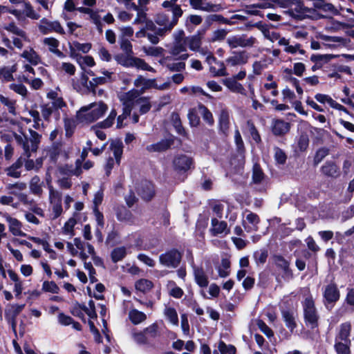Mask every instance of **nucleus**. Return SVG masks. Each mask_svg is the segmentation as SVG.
Returning a JSON list of instances; mask_svg holds the SVG:
<instances>
[{
	"label": "nucleus",
	"instance_id": "37998d69",
	"mask_svg": "<svg viewBox=\"0 0 354 354\" xmlns=\"http://www.w3.org/2000/svg\"><path fill=\"white\" fill-rule=\"evenodd\" d=\"M77 224V220L71 217L70 218L62 227V234L68 238L71 239L75 236L74 227Z\"/></svg>",
	"mask_w": 354,
	"mask_h": 354
},
{
	"label": "nucleus",
	"instance_id": "c85d7f7f",
	"mask_svg": "<svg viewBox=\"0 0 354 354\" xmlns=\"http://www.w3.org/2000/svg\"><path fill=\"white\" fill-rule=\"evenodd\" d=\"M174 165L176 169L180 171H187L192 165V160L187 156L180 155L174 160Z\"/></svg>",
	"mask_w": 354,
	"mask_h": 354
},
{
	"label": "nucleus",
	"instance_id": "052dcab7",
	"mask_svg": "<svg viewBox=\"0 0 354 354\" xmlns=\"http://www.w3.org/2000/svg\"><path fill=\"white\" fill-rule=\"evenodd\" d=\"M89 19L95 26L98 32L102 33L103 32V24L98 11L93 10L89 15Z\"/></svg>",
	"mask_w": 354,
	"mask_h": 354
},
{
	"label": "nucleus",
	"instance_id": "680f3d73",
	"mask_svg": "<svg viewBox=\"0 0 354 354\" xmlns=\"http://www.w3.org/2000/svg\"><path fill=\"white\" fill-rule=\"evenodd\" d=\"M214 21H218L221 24L228 25H232L234 24L232 21L223 17L221 15H209L205 19V23L207 24V26H210Z\"/></svg>",
	"mask_w": 354,
	"mask_h": 354
},
{
	"label": "nucleus",
	"instance_id": "0e129e2a",
	"mask_svg": "<svg viewBox=\"0 0 354 354\" xmlns=\"http://www.w3.org/2000/svg\"><path fill=\"white\" fill-rule=\"evenodd\" d=\"M351 342L335 340V348L337 354H350Z\"/></svg>",
	"mask_w": 354,
	"mask_h": 354
},
{
	"label": "nucleus",
	"instance_id": "9d476101",
	"mask_svg": "<svg viewBox=\"0 0 354 354\" xmlns=\"http://www.w3.org/2000/svg\"><path fill=\"white\" fill-rule=\"evenodd\" d=\"M0 214L6 221L8 230L14 236L26 237V233L23 231V223L17 218L12 216L8 212H0Z\"/></svg>",
	"mask_w": 354,
	"mask_h": 354
},
{
	"label": "nucleus",
	"instance_id": "79ce46f5",
	"mask_svg": "<svg viewBox=\"0 0 354 354\" xmlns=\"http://www.w3.org/2000/svg\"><path fill=\"white\" fill-rule=\"evenodd\" d=\"M282 317L286 327L292 331L297 326L295 322V313L293 310H283Z\"/></svg>",
	"mask_w": 354,
	"mask_h": 354
},
{
	"label": "nucleus",
	"instance_id": "6e6552de",
	"mask_svg": "<svg viewBox=\"0 0 354 354\" xmlns=\"http://www.w3.org/2000/svg\"><path fill=\"white\" fill-rule=\"evenodd\" d=\"M49 189V203H50V218L55 220L59 217L63 213V207L62 204V194L55 189L52 185H48Z\"/></svg>",
	"mask_w": 354,
	"mask_h": 354
},
{
	"label": "nucleus",
	"instance_id": "f257e3e1",
	"mask_svg": "<svg viewBox=\"0 0 354 354\" xmlns=\"http://www.w3.org/2000/svg\"><path fill=\"white\" fill-rule=\"evenodd\" d=\"M107 109V105L103 102L91 103L77 112L76 119L80 123H91L100 118Z\"/></svg>",
	"mask_w": 354,
	"mask_h": 354
},
{
	"label": "nucleus",
	"instance_id": "6ab92c4d",
	"mask_svg": "<svg viewBox=\"0 0 354 354\" xmlns=\"http://www.w3.org/2000/svg\"><path fill=\"white\" fill-rule=\"evenodd\" d=\"M209 232L212 236L223 237L230 233V229L226 222L213 218L211 220Z\"/></svg>",
	"mask_w": 354,
	"mask_h": 354
},
{
	"label": "nucleus",
	"instance_id": "aec40b11",
	"mask_svg": "<svg viewBox=\"0 0 354 354\" xmlns=\"http://www.w3.org/2000/svg\"><path fill=\"white\" fill-rule=\"evenodd\" d=\"M305 10L306 6L301 0H292L290 9L286 10L285 13L295 19L302 20Z\"/></svg>",
	"mask_w": 354,
	"mask_h": 354
},
{
	"label": "nucleus",
	"instance_id": "dca6fc26",
	"mask_svg": "<svg viewBox=\"0 0 354 354\" xmlns=\"http://www.w3.org/2000/svg\"><path fill=\"white\" fill-rule=\"evenodd\" d=\"M323 296L327 308L329 304L337 302L340 297L339 290L335 283H329L323 288Z\"/></svg>",
	"mask_w": 354,
	"mask_h": 354
},
{
	"label": "nucleus",
	"instance_id": "7c9ffc66",
	"mask_svg": "<svg viewBox=\"0 0 354 354\" xmlns=\"http://www.w3.org/2000/svg\"><path fill=\"white\" fill-rule=\"evenodd\" d=\"M43 44L48 46V50L59 58H64V54L58 49L59 41L54 37H46L43 39Z\"/></svg>",
	"mask_w": 354,
	"mask_h": 354
},
{
	"label": "nucleus",
	"instance_id": "bb28decb",
	"mask_svg": "<svg viewBox=\"0 0 354 354\" xmlns=\"http://www.w3.org/2000/svg\"><path fill=\"white\" fill-rule=\"evenodd\" d=\"M351 331V324L350 322H344L339 325L338 331L335 337V340L344 342H351L349 339Z\"/></svg>",
	"mask_w": 354,
	"mask_h": 354
},
{
	"label": "nucleus",
	"instance_id": "ea45409f",
	"mask_svg": "<svg viewBox=\"0 0 354 354\" xmlns=\"http://www.w3.org/2000/svg\"><path fill=\"white\" fill-rule=\"evenodd\" d=\"M24 165L22 158H19L15 163L6 169V174L12 178H19L21 176V168Z\"/></svg>",
	"mask_w": 354,
	"mask_h": 354
},
{
	"label": "nucleus",
	"instance_id": "4c0bfd02",
	"mask_svg": "<svg viewBox=\"0 0 354 354\" xmlns=\"http://www.w3.org/2000/svg\"><path fill=\"white\" fill-rule=\"evenodd\" d=\"M319 38L325 41V45L329 48H335V43H338L342 45H345L347 43V40L341 37L336 36H328L326 35L320 34Z\"/></svg>",
	"mask_w": 354,
	"mask_h": 354
},
{
	"label": "nucleus",
	"instance_id": "a878e982",
	"mask_svg": "<svg viewBox=\"0 0 354 354\" xmlns=\"http://www.w3.org/2000/svg\"><path fill=\"white\" fill-rule=\"evenodd\" d=\"M173 143V139L171 138H168L162 139L156 143L147 145L146 149L150 153L162 152L170 148Z\"/></svg>",
	"mask_w": 354,
	"mask_h": 354
},
{
	"label": "nucleus",
	"instance_id": "f8f14e48",
	"mask_svg": "<svg viewBox=\"0 0 354 354\" xmlns=\"http://www.w3.org/2000/svg\"><path fill=\"white\" fill-rule=\"evenodd\" d=\"M129 92H132V95L131 98V103L130 104L129 107H131V111L132 109H138L139 112L141 114H145L147 113L151 109V104L149 102V99L145 97H139L140 93L137 90H131Z\"/></svg>",
	"mask_w": 354,
	"mask_h": 354
},
{
	"label": "nucleus",
	"instance_id": "f3484780",
	"mask_svg": "<svg viewBox=\"0 0 354 354\" xmlns=\"http://www.w3.org/2000/svg\"><path fill=\"white\" fill-rule=\"evenodd\" d=\"M191 7L194 10L204 12H218L221 9L218 4H214L208 0H189Z\"/></svg>",
	"mask_w": 354,
	"mask_h": 354
},
{
	"label": "nucleus",
	"instance_id": "423d86ee",
	"mask_svg": "<svg viewBox=\"0 0 354 354\" xmlns=\"http://www.w3.org/2000/svg\"><path fill=\"white\" fill-rule=\"evenodd\" d=\"M306 325L313 329L318 326L319 314L311 296L307 297L302 303Z\"/></svg>",
	"mask_w": 354,
	"mask_h": 354
},
{
	"label": "nucleus",
	"instance_id": "2f4dec72",
	"mask_svg": "<svg viewBox=\"0 0 354 354\" xmlns=\"http://www.w3.org/2000/svg\"><path fill=\"white\" fill-rule=\"evenodd\" d=\"M43 186L44 182L38 176H34L30 180L29 189L33 195L40 197L44 192Z\"/></svg>",
	"mask_w": 354,
	"mask_h": 354
},
{
	"label": "nucleus",
	"instance_id": "393cba45",
	"mask_svg": "<svg viewBox=\"0 0 354 354\" xmlns=\"http://www.w3.org/2000/svg\"><path fill=\"white\" fill-rule=\"evenodd\" d=\"M259 222V218L258 216L250 212H248L247 215L243 218V225L248 232L257 231Z\"/></svg>",
	"mask_w": 354,
	"mask_h": 354
},
{
	"label": "nucleus",
	"instance_id": "774afa93",
	"mask_svg": "<svg viewBox=\"0 0 354 354\" xmlns=\"http://www.w3.org/2000/svg\"><path fill=\"white\" fill-rule=\"evenodd\" d=\"M127 254L124 247H118L115 248L111 252V259L113 262L116 263L121 261Z\"/></svg>",
	"mask_w": 354,
	"mask_h": 354
},
{
	"label": "nucleus",
	"instance_id": "6e6d98bb",
	"mask_svg": "<svg viewBox=\"0 0 354 354\" xmlns=\"http://www.w3.org/2000/svg\"><path fill=\"white\" fill-rule=\"evenodd\" d=\"M164 315L167 319L173 325H178V317L176 310L169 306H166L164 310Z\"/></svg>",
	"mask_w": 354,
	"mask_h": 354
},
{
	"label": "nucleus",
	"instance_id": "b1692460",
	"mask_svg": "<svg viewBox=\"0 0 354 354\" xmlns=\"http://www.w3.org/2000/svg\"><path fill=\"white\" fill-rule=\"evenodd\" d=\"M20 57L23 58L25 62L34 66L38 65L41 62L40 55L30 46L24 49L20 54Z\"/></svg>",
	"mask_w": 354,
	"mask_h": 354
},
{
	"label": "nucleus",
	"instance_id": "39448f33",
	"mask_svg": "<svg viewBox=\"0 0 354 354\" xmlns=\"http://www.w3.org/2000/svg\"><path fill=\"white\" fill-rule=\"evenodd\" d=\"M114 58L118 64L124 67H135L143 71L155 72L153 68L148 65L145 60L134 57L133 53H120L116 55Z\"/></svg>",
	"mask_w": 354,
	"mask_h": 354
},
{
	"label": "nucleus",
	"instance_id": "c756f323",
	"mask_svg": "<svg viewBox=\"0 0 354 354\" xmlns=\"http://www.w3.org/2000/svg\"><path fill=\"white\" fill-rule=\"evenodd\" d=\"M138 191L142 198L145 201H150L154 196L153 185L148 181L142 183Z\"/></svg>",
	"mask_w": 354,
	"mask_h": 354
},
{
	"label": "nucleus",
	"instance_id": "2eb2a0df",
	"mask_svg": "<svg viewBox=\"0 0 354 354\" xmlns=\"http://www.w3.org/2000/svg\"><path fill=\"white\" fill-rule=\"evenodd\" d=\"M132 92H127L120 95V100L123 104V113L120 115L117 119V127L120 129L123 127V120L126 119L131 113V107H129L131 103Z\"/></svg>",
	"mask_w": 354,
	"mask_h": 354
},
{
	"label": "nucleus",
	"instance_id": "3c124183",
	"mask_svg": "<svg viewBox=\"0 0 354 354\" xmlns=\"http://www.w3.org/2000/svg\"><path fill=\"white\" fill-rule=\"evenodd\" d=\"M0 103L7 108L12 115H16V101L10 97L0 95Z\"/></svg>",
	"mask_w": 354,
	"mask_h": 354
},
{
	"label": "nucleus",
	"instance_id": "20e7f679",
	"mask_svg": "<svg viewBox=\"0 0 354 354\" xmlns=\"http://www.w3.org/2000/svg\"><path fill=\"white\" fill-rule=\"evenodd\" d=\"M71 150L72 147L69 144L62 141L54 142L50 147L46 149V156L53 162L58 160H66L68 158Z\"/></svg>",
	"mask_w": 354,
	"mask_h": 354
},
{
	"label": "nucleus",
	"instance_id": "4468645a",
	"mask_svg": "<svg viewBox=\"0 0 354 354\" xmlns=\"http://www.w3.org/2000/svg\"><path fill=\"white\" fill-rule=\"evenodd\" d=\"M38 28L40 32L47 35L50 32H56L60 35L65 34L63 27L58 21H49L46 18L40 20L38 24Z\"/></svg>",
	"mask_w": 354,
	"mask_h": 354
},
{
	"label": "nucleus",
	"instance_id": "de8ad7c7",
	"mask_svg": "<svg viewBox=\"0 0 354 354\" xmlns=\"http://www.w3.org/2000/svg\"><path fill=\"white\" fill-rule=\"evenodd\" d=\"M256 26L262 32L264 37L270 41L274 42L279 39V34L278 32L270 30L269 28L266 26L261 25V23H257Z\"/></svg>",
	"mask_w": 354,
	"mask_h": 354
},
{
	"label": "nucleus",
	"instance_id": "c03bdc74",
	"mask_svg": "<svg viewBox=\"0 0 354 354\" xmlns=\"http://www.w3.org/2000/svg\"><path fill=\"white\" fill-rule=\"evenodd\" d=\"M134 85L137 88H140L142 91L153 88V86H156L155 80H147L142 76H138L134 81Z\"/></svg>",
	"mask_w": 354,
	"mask_h": 354
},
{
	"label": "nucleus",
	"instance_id": "13d9d810",
	"mask_svg": "<svg viewBox=\"0 0 354 354\" xmlns=\"http://www.w3.org/2000/svg\"><path fill=\"white\" fill-rule=\"evenodd\" d=\"M230 124L229 113L226 110H222L219 116V126L221 130L226 133Z\"/></svg>",
	"mask_w": 354,
	"mask_h": 354
},
{
	"label": "nucleus",
	"instance_id": "473e14b6",
	"mask_svg": "<svg viewBox=\"0 0 354 354\" xmlns=\"http://www.w3.org/2000/svg\"><path fill=\"white\" fill-rule=\"evenodd\" d=\"M8 274L10 280L15 283L13 291L17 297H19L24 290L23 281L20 279L19 275L12 270H8Z\"/></svg>",
	"mask_w": 354,
	"mask_h": 354
},
{
	"label": "nucleus",
	"instance_id": "338daca9",
	"mask_svg": "<svg viewBox=\"0 0 354 354\" xmlns=\"http://www.w3.org/2000/svg\"><path fill=\"white\" fill-rule=\"evenodd\" d=\"M230 262L227 259H223L221 264L218 268V275L225 278L230 274Z\"/></svg>",
	"mask_w": 354,
	"mask_h": 354
},
{
	"label": "nucleus",
	"instance_id": "8fccbe9b",
	"mask_svg": "<svg viewBox=\"0 0 354 354\" xmlns=\"http://www.w3.org/2000/svg\"><path fill=\"white\" fill-rule=\"evenodd\" d=\"M187 46L191 50H198L201 46V37L198 35H192L185 37Z\"/></svg>",
	"mask_w": 354,
	"mask_h": 354
},
{
	"label": "nucleus",
	"instance_id": "09e8293b",
	"mask_svg": "<svg viewBox=\"0 0 354 354\" xmlns=\"http://www.w3.org/2000/svg\"><path fill=\"white\" fill-rule=\"evenodd\" d=\"M337 55L333 54H325L318 55L313 54L310 57V60L314 63L320 64V66H323L324 64L329 62L332 59L337 57Z\"/></svg>",
	"mask_w": 354,
	"mask_h": 354
},
{
	"label": "nucleus",
	"instance_id": "864d4df0",
	"mask_svg": "<svg viewBox=\"0 0 354 354\" xmlns=\"http://www.w3.org/2000/svg\"><path fill=\"white\" fill-rule=\"evenodd\" d=\"M4 28L8 30V32H10L16 35L19 36L21 37L24 41H29L28 37L25 31H24L22 29L18 28L15 23H10L6 26H4Z\"/></svg>",
	"mask_w": 354,
	"mask_h": 354
},
{
	"label": "nucleus",
	"instance_id": "cd10ccee",
	"mask_svg": "<svg viewBox=\"0 0 354 354\" xmlns=\"http://www.w3.org/2000/svg\"><path fill=\"white\" fill-rule=\"evenodd\" d=\"M322 173L328 177L337 178L339 174V169L337 165L333 161H327L321 167Z\"/></svg>",
	"mask_w": 354,
	"mask_h": 354
},
{
	"label": "nucleus",
	"instance_id": "7ed1b4c3",
	"mask_svg": "<svg viewBox=\"0 0 354 354\" xmlns=\"http://www.w3.org/2000/svg\"><path fill=\"white\" fill-rule=\"evenodd\" d=\"M180 17V11L176 6L174 10V15L170 18L168 15L160 12L156 15L155 21L156 24L161 28L157 29L156 32L160 37L164 36L166 33L170 32L173 28L178 24V19Z\"/></svg>",
	"mask_w": 354,
	"mask_h": 354
},
{
	"label": "nucleus",
	"instance_id": "49530a36",
	"mask_svg": "<svg viewBox=\"0 0 354 354\" xmlns=\"http://www.w3.org/2000/svg\"><path fill=\"white\" fill-rule=\"evenodd\" d=\"M110 149L113 153L116 162L120 164L123 152L122 142L120 140H113L111 142Z\"/></svg>",
	"mask_w": 354,
	"mask_h": 354
},
{
	"label": "nucleus",
	"instance_id": "a211bd4d",
	"mask_svg": "<svg viewBox=\"0 0 354 354\" xmlns=\"http://www.w3.org/2000/svg\"><path fill=\"white\" fill-rule=\"evenodd\" d=\"M250 54L245 50L233 51L227 58L226 63L230 66H237L245 64L249 59Z\"/></svg>",
	"mask_w": 354,
	"mask_h": 354
},
{
	"label": "nucleus",
	"instance_id": "bf43d9fd",
	"mask_svg": "<svg viewBox=\"0 0 354 354\" xmlns=\"http://www.w3.org/2000/svg\"><path fill=\"white\" fill-rule=\"evenodd\" d=\"M153 287V283L146 279H141L137 281L135 283V288L138 291L141 292H147L149 291Z\"/></svg>",
	"mask_w": 354,
	"mask_h": 354
},
{
	"label": "nucleus",
	"instance_id": "c9c22d12",
	"mask_svg": "<svg viewBox=\"0 0 354 354\" xmlns=\"http://www.w3.org/2000/svg\"><path fill=\"white\" fill-rule=\"evenodd\" d=\"M160 63L164 64L171 71L180 72L185 68V62L172 61L171 58L169 57L162 58Z\"/></svg>",
	"mask_w": 354,
	"mask_h": 354
},
{
	"label": "nucleus",
	"instance_id": "72a5a7b5",
	"mask_svg": "<svg viewBox=\"0 0 354 354\" xmlns=\"http://www.w3.org/2000/svg\"><path fill=\"white\" fill-rule=\"evenodd\" d=\"M59 171L61 174L71 176L75 175L78 176L82 173L81 160H77L75 162V167L73 165H66L59 168Z\"/></svg>",
	"mask_w": 354,
	"mask_h": 354
},
{
	"label": "nucleus",
	"instance_id": "412c9836",
	"mask_svg": "<svg viewBox=\"0 0 354 354\" xmlns=\"http://www.w3.org/2000/svg\"><path fill=\"white\" fill-rule=\"evenodd\" d=\"M187 46L185 38L184 39H178V37L176 36V41H174L169 52L174 56H177L181 53H185L180 55L179 59L181 60H185L189 57V55L185 53L187 51Z\"/></svg>",
	"mask_w": 354,
	"mask_h": 354
},
{
	"label": "nucleus",
	"instance_id": "a18cd8bd",
	"mask_svg": "<svg viewBox=\"0 0 354 354\" xmlns=\"http://www.w3.org/2000/svg\"><path fill=\"white\" fill-rule=\"evenodd\" d=\"M23 7L24 10L23 11L21 10V12H22L24 19L21 21H24L25 19V17L35 20L39 19V14L34 10L33 7L29 1H26L24 2Z\"/></svg>",
	"mask_w": 354,
	"mask_h": 354
},
{
	"label": "nucleus",
	"instance_id": "e433bc0d",
	"mask_svg": "<svg viewBox=\"0 0 354 354\" xmlns=\"http://www.w3.org/2000/svg\"><path fill=\"white\" fill-rule=\"evenodd\" d=\"M223 84L229 90L233 93H240L242 95L245 94V89L240 83L235 80V78H226L223 80Z\"/></svg>",
	"mask_w": 354,
	"mask_h": 354
},
{
	"label": "nucleus",
	"instance_id": "e2e57ef3",
	"mask_svg": "<svg viewBox=\"0 0 354 354\" xmlns=\"http://www.w3.org/2000/svg\"><path fill=\"white\" fill-rule=\"evenodd\" d=\"M110 80H108L107 77L104 76L94 77L89 81L88 88L91 89L94 94H96L95 87L98 85L106 84Z\"/></svg>",
	"mask_w": 354,
	"mask_h": 354
},
{
	"label": "nucleus",
	"instance_id": "f03ea898",
	"mask_svg": "<svg viewBox=\"0 0 354 354\" xmlns=\"http://www.w3.org/2000/svg\"><path fill=\"white\" fill-rule=\"evenodd\" d=\"M30 137L24 134L14 133L16 143L21 147L24 156L30 158L32 153L37 151L41 141V136L32 129H29Z\"/></svg>",
	"mask_w": 354,
	"mask_h": 354
},
{
	"label": "nucleus",
	"instance_id": "5701e85b",
	"mask_svg": "<svg viewBox=\"0 0 354 354\" xmlns=\"http://www.w3.org/2000/svg\"><path fill=\"white\" fill-rule=\"evenodd\" d=\"M24 305L13 304L6 310L5 317L8 322L11 324L12 330L16 331V317L24 309Z\"/></svg>",
	"mask_w": 354,
	"mask_h": 354
},
{
	"label": "nucleus",
	"instance_id": "9b49d317",
	"mask_svg": "<svg viewBox=\"0 0 354 354\" xmlns=\"http://www.w3.org/2000/svg\"><path fill=\"white\" fill-rule=\"evenodd\" d=\"M181 259V253L176 249H172L160 254L159 261L165 267L176 268L179 266Z\"/></svg>",
	"mask_w": 354,
	"mask_h": 354
},
{
	"label": "nucleus",
	"instance_id": "4be33fe9",
	"mask_svg": "<svg viewBox=\"0 0 354 354\" xmlns=\"http://www.w3.org/2000/svg\"><path fill=\"white\" fill-rule=\"evenodd\" d=\"M70 56L71 58L75 59L82 55H79V52L82 53H87L91 48L90 43H80L78 41H73L68 44Z\"/></svg>",
	"mask_w": 354,
	"mask_h": 354
},
{
	"label": "nucleus",
	"instance_id": "603ef678",
	"mask_svg": "<svg viewBox=\"0 0 354 354\" xmlns=\"http://www.w3.org/2000/svg\"><path fill=\"white\" fill-rule=\"evenodd\" d=\"M129 318L133 324H139L147 319V316L141 311L132 309L129 313Z\"/></svg>",
	"mask_w": 354,
	"mask_h": 354
},
{
	"label": "nucleus",
	"instance_id": "4d7b16f0",
	"mask_svg": "<svg viewBox=\"0 0 354 354\" xmlns=\"http://www.w3.org/2000/svg\"><path fill=\"white\" fill-rule=\"evenodd\" d=\"M167 288L169 295L174 298L180 299L184 294L183 290L173 281H169L168 282Z\"/></svg>",
	"mask_w": 354,
	"mask_h": 354
},
{
	"label": "nucleus",
	"instance_id": "1a4fd4ad",
	"mask_svg": "<svg viewBox=\"0 0 354 354\" xmlns=\"http://www.w3.org/2000/svg\"><path fill=\"white\" fill-rule=\"evenodd\" d=\"M73 242L77 249L78 256L82 261H86L89 256H91L95 263L97 265V262L100 260L95 257V249L92 245L83 241L80 238H75Z\"/></svg>",
	"mask_w": 354,
	"mask_h": 354
},
{
	"label": "nucleus",
	"instance_id": "f704fd0d",
	"mask_svg": "<svg viewBox=\"0 0 354 354\" xmlns=\"http://www.w3.org/2000/svg\"><path fill=\"white\" fill-rule=\"evenodd\" d=\"M273 261L276 266L280 268L283 272L284 277L292 276L291 270L289 268V262L280 255H276L273 257Z\"/></svg>",
	"mask_w": 354,
	"mask_h": 354
},
{
	"label": "nucleus",
	"instance_id": "58836bf2",
	"mask_svg": "<svg viewBox=\"0 0 354 354\" xmlns=\"http://www.w3.org/2000/svg\"><path fill=\"white\" fill-rule=\"evenodd\" d=\"M290 130V124L281 120L273 122L272 133L276 136H282Z\"/></svg>",
	"mask_w": 354,
	"mask_h": 354
},
{
	"label": "nucleus",
	"instance_id": "69168bd1",
	"mask_svg": "<svg viewBox=\"0 0 354 354\" xmlns=\"http://www.w3.org/2000/svg\"><path fill=\"white\" fill-rule=\"evenodd\" d=\"M75 60L82 69H84L86 66L93 67L95 64L94 59L88 55L81 56L75 59Z\"/></svg>",
	"mask_w": 354,
	"mask_h": 354
},
{
	"label": "nucleus",
	"instance_id": "ddd939ff",
	"mask_svg": "<svg viewBox=\"0 0 354 354\" xmlns=\"http://www.w3.org/2000/svg\"><path fill=\"white\" fill-rule=\"evenodd\" d=\"M256 43L257 39L255 37L252 36L248 37L246 35H233L227 39V44L230 48L252 47Z\"/></svg>",
	"mask_w": 354,
	"mask_h": 354
},
{
	"label": "nucleus",
	"instance_id": "0eeeda50",
	"mask_svg": "<svg viewBox=\"0 0 354 354\" xmlns=\"http://www.w3.org/2000/svg\"><path fill=\"white\" fill-rule=\"evenodd\" d=\"M199 53L205 57V61L209 66V71L214 76H225L227 75L225 64L223 62L218 61L207 48H199Z\"/></svg>",
	"mask_w": 354,
	"mask_h": 354
},
{
	"label": "nucleus",
	"instance_id": "5fc2aeb1",
	"mask_svg": "<svg viewBox=\"0 0 354 354\" xmlns=\"http://www.w3.org/2000/svg\"><path fill=\"white\" fill-rule=\"evenodd\" d=\"M198 108L199 113L202 116L203 120L207 124L212 126L214 122L212 113L208 110V109L206 106H205L202 104H198Z\"/></svg>",
	"mask_w": 354,
	"mask_h": 354
},
{
	"label": "nucleus",
	"instance_id": "a19ab883",
	"mask_svg": "<svg viewBox=\"0 0 354 354\" xmlns=\"http://www.w3.org/2000/svg\"><path fill=\"white\" fill-rule=\"evenodd\" d=\"M192 264H194L193 262ZM192 268L194 270V274L196 283L200 287H207L208 285V280L203 269L197 268L194 265H192Z\"/></svg>",
	"mask_w": 354,
	"mask_h": 354
}]
</instances>
